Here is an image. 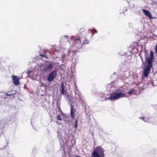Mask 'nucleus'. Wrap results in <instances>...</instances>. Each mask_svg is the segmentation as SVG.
<instances>
[{"label": "nucleus", "mask_w": 157, "mask_h": 157, "mask_svg": "<svg viewBox=\"0 0 157 157\" xmlns=\"http://www.w3.org/2000/svg\"><path fill=\"white\" fill-rule=\"evenodd\" d=\"M154 52L152 51L150 52V56H145V60L147 63V65L145 68L143 72V75L145 77L148 76L151 68L152 67V63L154 59Z\"/></svg>", "instance_id": "obj_1"}, {"label": "nucleus", "mask_w": 157, "mask_h": 157, "mask_svg": "<svg viewBox=\"0 0 157 157\" xmlns=\"http://www.w3.org/2000/svg\"><path fill=\"white\" fill-rule=\"evenodd\" d=\"M126 94L119 90H116L110 94L109 97L105 98V100H110L113 101L116 100L121 98L125 97Z\"/></svg>", "instance_id": "obj_2"}, {"label": "nucleus", "mask_w": 157, "mask_h": 157, "mask_svg": "<svg viewBox=\"0 0 157 157\" xmlns=\"http://www.w3.org/2000/svg\"><path fill=\"white\" fill-rule=\"evenodd\" d=\"M104 150L101 147L95 148L93 151L92 154L93 157H104Z\"/></svg>", "instance_id": "obj_3"}, {"label": "nucleus", "mask_w": 157, "mask_h": 157, "mask_svg": "<svg viewBox=\"0 0 157 157\" xmlns=\"http://www.w3.org/2000/svg\"><path fill=\"white\" fill-rule=\"evenodd\" d=\"M53 66L54 65L52 62H50L46 64L44 67L43 70L44 72L46 73L50 71L53 68Z\"/></svg>", "instance_id": "obj_4"}, {"label": "nucleus", "mask_w": 157, "mask_h": 157, "mask_svg": "<svg viewBox=\"0 0 157 157\" xmlns=\"http://www.w3.org/2000/svg\"><path fill=\"white\" fill-rule=\"evenodd\" d=\"M57 74V71L54 70L50 72L48 75L47 80L49 82L52 81L55 78Z\"/></svg>", "instance_id": "obj_5"}, {"label": "nucleus", "mask_w": 157, "mask_h": 157, "mask_svg": "<svg viewBox=\"0 0 157 157\" xmlns=\"http://www.w3.org/2000/svg\"><path fill=\"white\" fill-rule=\"evenodd\" d=\"M75 98L76 99H78L82 102H84V99L82 95L81 92L78 90L75 91Z\"/></svg>", "instance_id": "obj_6"}, {"label": "nucleus", "mask_w": 157, "mask_h": 157, "mask_svg": "<svg viewBox=\"0 0 157 157\" xmlns=\"http://www.w3.org/2000/svg\"><path fill=\"white\" fill-rule=\"evenodd\" d=\"M74 46L76 47H79L81 46V40L78 37H76L75 38V40L73 41Z\"/></svg>", "instance_id": "obj_7"}, {"label": "nucleus", "mask_w": 157, "mask_h": 157, "mask_svg": "<svg viewBox=\"0 0 157 157\" xmlns=\"http://www.w3.org/2000/svg\"><path fill=\"white\" fill-rule=\"evenodd\" d=\"M142 11L146 17H148L151 19H154V17H152L151 13L148 10L143 9Z\"/></svg>", "instance_id": "obj_8"}, {"label": "nucleus", "mask_w": 157, "mask_h": 157, "mask_svg": "<svg viewBox=\"0 0 157 157\" xmlns=\"http://www.w3.org/2000/svg\"><path fill=\"white\" fill-rule=\"evenodd\" d=\"M20 78L17 76L13 75V81L14 85L17 86L20 84Z\"/></svg>", "instance_id": "obj_9"}, {"label": "nucleus", "mask_w": 157, "mask_h": 157, "mask_svg": "<svg viewBox=\"0 0 157 157\" xmlns=\"http://www.w3.org/2000/svg\"><path fill=\"white\" fill-rule=\"evenodd\" d=\"M139 118L143 120L145 122H149L151 123H153L154 122L151 121V120L152 119V118H151L148 117H140Z\"/></svg>", "instance_id": "obj_10"}, {"label": "nucleus", "mask_w": 157, "mask_h": 157, "mask_svg": "<svg viewBox=\"0 0 157 157\" xmlns=\"http://www.w3.org/2000/svg\"><path fill=\"white\" fill-rule=\"evenodd\" d=\"M28 75L30 76L31 77V78H32V79L33 80H34L35 79V78H36L37 75L36 74H33V73L31 71H29L28 72Z\"/></svg>", "instance_id": "obj_11"}, {"label": "nucleus", "mask_w": 157, "mask_h": 157, "mask_svg": "<svg viewBox=\"0 0 157 157\" xmlns=\"http://www.w3.org/2000/svg\"><path fill=\"white\" fill-rule=\"evenodd\" d=\"M60 92L61 94H64L65 91L64 90V86L63 84H62L61 86V90H60Z\"/></svg>", "instance_id": "obj_12"}, {"label": "nucleus", "mask_w": 157, "mask_h": 157, "mask_svg": "<svg viewBox=\"0 0 157 157\" xmlns=\"http://www.w3.org/2000/svg\"><path fill=\"white\" fill-rule=\"evenodd\" d=\"M69 36L67 35H64V36H62V38L64 39L66 41L68 42H69Z\"/></svg>", "instance_id": "obj_13"}, {"label": "nucleus", "mask_w": 157, "mask_h": 157, "mask_svg": "<svg viewBox=\"0 0 157 157\" xmlns=\"http://www.w3.org/2000/svg\"><path fill=\"white\" fill-rule=\"evenodd\" d=\"M71 116L72 119L75 118L74 114L71 108Z\"/></svg>", "instance_id": "obj_14"}, {"label": "nucleus", "mask_w": 157, "mask_h": 157, "mask_svg": "<svg viewBox=\"0 0 157 157\" xmlns=\"http://www.w3.org/2000/svg\"><path fill=\"white\" fill-rule=\"evenodd\" d=\"M135 90L134 89H132L131 90H130L128 93H126V94H132L134 93Z\"/></svg>", "instance_id": "obj_15"}, {"label": "nucleus", "mask_w": 157, "mask_h": 157, "mask_svg": "<svg viewBox=\"0 0 157 157\" xmlns=\"http://www.w3.org/2000/svg\"><path fill=\"white\" fill-rule=\"evenodd\" d=\"M90 31L92 33V36H93L94 33H97V31L95 29H91L90 30Z\"/></svg>", "instance_id": "obj_16"}, {"label": "nucleus", "mask_w": 157, "mask_h": 157, "mask_svg": "<svg viewBox=\"0 0 157 157\" xmlns=\"http://www.w3.org/2000/svg\"><path fill=\"white\" fill-rule=\"evenodd\" d=\"M78 126V119H75V124L74 125V127L75 129H76L77 128Z\"/></svg>", "instance_id": "obj_17"}, {"label": "nucleus", "mask_w": 157, "mask_h": 157, "mask_svg": "<svg viewBox=\"0 0 157 157\" xmlns=\"http://www.w3.org/2000/svg\"><path fill=\"white\" fill-rule=\"evenodd\" d=\"M57 119L59 121H61L62 120V118L61 116L59 115H57L56 116Z\"/></svg>", "instance_id": "obj_18"}, {"label": "nucleus", "mask_w": 157, "mask_h": 157, "mask_svg": "<svg viewBox=\"0 0 157 157\" xmlns=\"http://www.w3.org/2000/svg\"><path fill=\"white\" fill-rule=\"evenodd\" d=\"M89 43V41L88 40L85 39L84 41L83 42L84 44H88Z\"/></svg>", "instance_id": "obj_19"}, {"label": "nucleus", "mask_w": 157, "mask_h": 157, "mask_svg": "<svg viewBox=\"0 0 157 157\" xmlns=\"http://www.w3.org/2000/svg\"><path fill=\"white\" fill-rule=\"evenodd\" d=\"M74 86H75V90L76 91L77 90H78L77 87L76 85V82H75L74 83Z\"/></svg>", "instance_id": "obj_20"}, {"label": "nucleus", "mask_w": 157, "mask_h": 157, "mask_svg": "<svg viewBox=\"0 0 157 157\" xmlns=\"http://www.w3.org/2000/svg\"><path fill=\"white\" fill-rule=\"evenodd\" d=\"M58 138L59 140L61 139H62V136L60 134H58Z\"/></svg>", "instance_id": "obj_21"}, {"label": "nucleus", "mask_w": 157, "mask_h": 157, "mask_svg": "<svg viewBox=\"0 0 157 157\" xmlns=\"http://www.w3.org/2000/svg\"><path fill=\"white\" fill-rule=\"evenodd\" d=\"M113 86L112 85V84H109L108 85V87H110V88H111Z\"/></svg>", "instance_id": "obj_22"}, {"label": "nucleus", "mask_w": 157, "mask_h": 157, "mask_svg": "<svg viewBox=\"0 0 157 157\" xmlns=\"http://www.w3.org/2000/svg\"><path fill=\"white\" fill-rule=\"evenodd\" d=\"M104 96V94L103 93H101V94H100V96L101 97V98H103V97Z\"/></svg>", "instance_id": "obj_23"}, {"label": "nucleus", "mask_w": 157, "mask_h": 157, "mask_svg": "<svg viewBox=\"0 0 157 157\" xmlns=\"http://www.w3.org/2000/svg\"><path fill=\"white\" fill-rule=\"evenodd\" d=\"M155 51L156 53H157V44H156L155 46Z\"/></svg>", "instance_id": "obj_24"}, {"label": "nucleus", "mask_w": 157, "mask_h": 157, "mask_svg": "<svg viewBox=\"0 0 157 157\" xmlns=\"http://www.w3.org/2000/svg\"><path fill=\"white\" fill-rule=\"evenodd\" d=\"M40 56H43V57H45V55H42V54H40Z\"/></svg>", "instance_id": "obj_25"}, {"label": "nucleus", "mask_w": 157, "mask_h": 157, "mask_svg": "<svg viewBox=\"0 0 157 157\" xmlns=\"http://www.w3.org/2000/svg\"><path fill=\"white\" fill-rule=\"evenodd\" d=\"M6 95H7V96H10V95H11V94H7V93L6 94Z\"/></svg>", "instance_id": "obj_26"}, {"label": "nucleus", "mask_w": 157, "mask_h": 157, "mask_svg": "<svg viewBox=\"0 0 157 157\" xmlns=\"http://www.w3.org/2000/svg\"><path fill=\"white\" fill-rule=\"evenodd\" d=\"M74 37V36H71V40H73V38Z\"/></svg>", "instance_id": "obj_27"}, {"label": "nucleus", "mask_w": 157, "mask_h": 157, "mask_svg": "<svg viewBox=\"0 0 157 157\" xmlns=\"http://www.w3.org/2000/svg\"><path fill=\"white\" fill-rule=\"evenodd\" d=\"M75 102V101H74H74H71V102H72V103H74Z\"/></svg>", "instance_id": "obj_28"}, {"label": "nucleus", "mask_w": 157, "mask_h": 157, "mask_svg": "<svg viewBox=\"0 0 157 157\" xmlns=\"http://www.w3.org/2000/svg\"><path fill=\"white\" fill-rule=\"evenodd\" d=\"M76 157H81L79 155H77V156H76Z\"/></svg>", "instance_id": "obj_29"}, {"label": "nucleus", "mask_w": 157, "mask_h": 157, "mask_svg": "<svg viewBox=\"0 0 157 157\" xmlns=\"http://www.w3.org/2000/svg\"><path fill=\"white\" fill-rule=\"evenodd\" d=\"M43 85H44V84H43V83H41V86H43Z\"/></svg>", "instance_id": "obj_30"}, {"label": "nucleus", "mask_w": 157, "mask_h": 157, "mask_svg": "<svg viewBox=\"0 0 157 157\" xmlns=\"http://www.w3.org/2000/svg\"><path fill=\"white\" fill-rule=\"evenodd\" d=\"M141 60H142V62L143 63L144 62L143 60V59L142 58H141Z\"/></svg>", "instance_id": "obj_31"}, {"label": "nucleus", "mask_w": 157, "mask_h": 157, "mask_svg": "<svg viewBox=\"0 0 157 157\" xmlns=\"http://www.w3.org/2000/svg\"><path fill=\"white\" fill-rule=\"evenodd\" d=\"M104 100V99H101V100H102V101H103V100Z\"/></svg>", "instance_id": "obj_32"}, {"label": "nucleus", "mask_w": 157, "mask_h": 157, "mask_svg": "<svg viewBox=\"0 0 157 157\" xmlns=\"http://www.w3.org/2000/svg\"><path fill=\"white\" fill-rule=\"evenodd\" d=\"M13 117H12L11 119H13Z\"/></svg>", "instance_id": "obj_33"}]
</instances>
